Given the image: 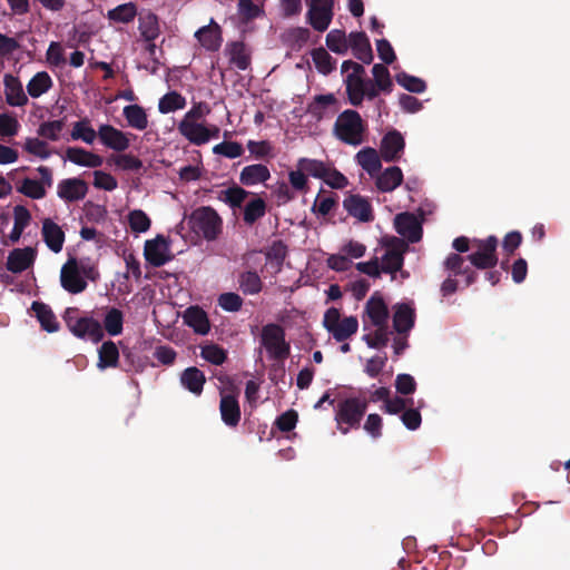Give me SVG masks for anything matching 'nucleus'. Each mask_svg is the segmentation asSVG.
<instances>
[{
    "mask_svg": "<svg viewBox=\"0 0 570 570\" xmlns=\"http://www.w3.org/2000/svg\"><path fill=\"white\" fill-rule=\"evenodd\" d=\"M366 129L361 115L356 110L346 109L337 116L333 132L342 142L356 147L364 142Z\"/></svg>",
    "mask_w": 570,
    "mask_h": 570,
    "instance_id": "f257e3e1",
    "label": "nucleus"
},
{
    "mask_svg": "<svg viewBox=\"0 0 570 570\" xmlns=\"http://www.w3.org/2000/svg\"><path fill=\"white\" fill-rule=\"evenodd\" d=\"M190 229L207 242L216 240L223 232V219L210 206H200L188 217Z\"/></svg>",
    "mask_w": 570,
    "mask_h": 570,
    "instance_id": "f03ea898",
    "label": "nucleus"
},
{
    "mask_svg": "<svg viewBox=\"0 0 570 570\" xmlns=\"http://www.w3.org/2000/svg\"><path fill=\"white\" fill-rule=\"evenodd\" d=\"M67 328L78 338L99 343L104 336L102 325L92 316H80L79 309L68 307L63 314Z\"/></svg>",
    "mask_w": 570,
    "mask_h": 570,
    "instance_id": "7ed1b4c3",
    "label": "nucleus"
},
{
    "mask_svg": "<svg viewBox=\"0 0 570 570\" xmlns=\"http://www.w3.org/2000/svg\"><path fill=\"white\" fill-rule=\"evenodd\" d=\"M367 410V401L360 397H347L337 404L335 421L342 434H347L350 429L360 428L361 420Z\"/></svg>",
    "mask_w": 570,
    "mask_h": 570,
    "instance_id": "20e7f679",
    "label": "nucleus"
},
{
    "mask_svg": "<svg viewBox=\"0 0 570 570\" xmlns=\"http://www.w3.org/2000/svg\"><path fill=\"white\" fill-rule=\"evenodd\" d=\"M342 73H345L344 85L348 101L351 105L358 107L364 100L365 79L364 67L353 60H345L341 66Z\"/></svg>",
    "mask_w": 570,
    "mask_h": 570,
    "instance_id": "39448f33",
    "label": "nucleus"
},
{
    "mask_svg": "<svg viewBox=\"0 0 570 570\" xmlns=\"http://www.w3.org/2000/svg\"><path fill=\"white\" fill-rule=\"evenodd\" d=\"M261 343L273 361H285L291 354V345L285 340L284 328L275 323L263 326Z\"/></svg>",
    "mask_w": 570,
    "mask_h": 570,
    "instance_id": "423d86ee",
    "label": "nucleus"
},
{
    "mask_svg": "<svg viewBox=\"0 0 570 570\" xmlns=\"http://www.w3.org/2000/svg\"><path fill=\"white\" fill-rule=\"evenodd\" d=\"M499 239L494 235H490L484 239H472V248L474 250L468 255V259L476 269H492L498 263L497 248Z\"/></svg>",
    "mask_w": 570,
    "mask_h": 570,
    "instance_id": "0eeeda50",
    "label": "nucleus"
},
{
    "mask_svg": "<svg viewBox=\"0 0 570 570\" xmlns=\"http://www.w3.org/2000/svg\"><path fill=\"white\" fill-rule=\"evenodd\" d=\"M383 245L385 253L382 257V272L395 274L403 267L409 244L403 238L391 236L384 240Z\"/></svg>",
    "mask_w": 570,
    "mask_h": 570,
    "instance_id": "6e6552de",
    "label": "nucleus"
},
{
    "mask_svg": "<svg viewBox=\"0 0 570 570\" xmlns=\"http://www.w3.org/2000/svg\"><path fill=\"white\" fill-rule=\"evenodd\" d=\"M306 22L316 31L328 29L334 17V0H306Z\"/></svg>",
    "mask_w": 570,
    "mask_h": 570,
    "instance_id": "1a4fd4ad",
    "label": "nucleus"
},
{
    "mask_svg": "<svg viewBox=\"0 0 570 570\" xmlns=\"http://www.w3.org/2000/svg\"><path fill=\"white\" fill-rule=\"evenodd\" d=\"M60 283L63 289L71 294H79L87 288L86 279L79 273L78 261L68 258L60 271Z\"/></svg>",
    "mask_w": 570,
    "mask_h": 570,
    "instance_id": "9d476101",
    "label": "nucleus"
},
{
    "mask_svg": "<svg viewBox=\"0 0 570 570\" xmlns=\"http://www.w3.org/2000/svg\"><path fill=\"white\" fill-rule=\"evenodd\" d=\"M168 252V244L163 235H157L156 238L145 243V259L154 267H160L170 261L171 256Z\"/></svg>",
    "mask_w": 570,
    "mask_h": 570,
    "instance_id": "9b49d317",
    "label": "nucleus"
},
{
    "mask_svg": "<svg viewBox=\"0 0 570 570\" xmlns=\"http://www.w3.org/2000/svg\"><path fill=\"white\" fill-rule=\"evenodd\" d=\"M343 207L348 213V215L362 223H370L374 220L371 203L367 198L358 194H350L346 196L343 200Z\"/></svg>",
    "mask_w": 570,
    "mask_h": 570,
    "instance_id": "f8f14e48",
    "label": "nucleus"
},
{
    "mask_svg": "<svg viewBox=\"0 0 570 570\" xmlns=\"http://www.w3.org/2000/svg\"><path fill=\"white\" fill-rule=\"evenodd\" d=\"M405 147V141L400 131L393 129L386 132L380 146V154L384 161H396L401 158Z\"/></svg>",
    "mask_w": 570,
    "mask_h": 570,
    "instance_id": "ddd939ff",
    "label": "nucleus"
},
{
    "mask_svg": "<svg viewBox=\"0 0 570 570\" xmlns=\"http://www.w3.org/2000/svg\"><path fill=\"white\" fill-rule=\"evenodd\" d=\"M396 232L410 243H416L422 237V226L411 213L397 214L394 219Z\"/></svg>",
    "mask_w": 570,
    "mask_h": 570,
    "instance_id": "4468645a",
    "label": "nucleus"
},
{
    "mask_svg": "<svg viewBox=\"0 0 570 570\" xmlns=\"http://www.w3.org/2000/svg\"><path fill=\"white\" fill-rule=\"evenodd\" d=\"M88 193V185L81 178H66L59 181L58 196L67 203L81 200Z\"/></svg>",
    "mask_w": 570,
    "mask_h": 570,
    "instance_id": "2eb2a0df",
    "label": "nucleus"
},
{
    "mask_svg": "<svg viewBox=\"0 0 570 570\" xmlns=\"http://www.w3.org/2000/svg\"><path fill=\"white\" fill-rule=\"evenodd\" d=\"M98 136L106 147L116 151H124L130 146L127 134L111 125H101L98 129Z\"/></svg>",
    "mask_w": 570,
    "mask_h": 570,
    "instance_id": "dca6fc26",
    "label": "nucleus"
},
{
    "mask_svg": "<svg viewBox=\"0 0 570 570\" xmlns=\"http://www.w3.org/2000/svg\"><path fill=\"white\" fill-rule=\"evenodd\" d=\"M138 30L146 42L155 41L160 35L158 16L151 10H141L138 13Z\"/></svg>",
    "mask_w": 570,
    "mask_h": 570,
    "instance_id": "f3484780",
    "label": "nucleus"
},
{
    "mask_svg": "<svg viewBox=\"0 0 570 570\" xmlns=\"http://www.w3.org/2000/svg\"><path fill=\"white\" fill-rule=\"evenodd\" d=\"M4 95L8 105L13 107H22L28 104V97L23 91V87L18 77L6 73L3 77Z\"/></svg>",
    "mask_w": 570,
    "mask_h": 570,
    "instance_id": "a211bd4d",
    "label": "nucleus"
},
{
    "mask_svg": "<svg viewBox=\"0 0 570 570\" xmlns=\"http://www.w3.org/2000/svg\"><path fill=\"white\" fill-rule=\"evenodd\" d=\"M195 37L199 43L208 51H217L223 42L222 29L214 19L210 20L208 26L198 29Z\"/></svg>",
    "mask_w": 570,
    "mask_h": 570,
    "instance_id": "6ab92c4d",
    "label": "nucleus"
},
{
    "mask_svg": "<svg viewBox=\"0 0 570 570\" xmlns=\"http://www.w3.org/2000/svg\"><path fill=\"white\" fill-rule=\"evenodd\" d=\"M178 131L189 142L196 146H202L209 141V131L207 130V127L197 121H187V119H181L178 124Z\"/></svg>",
    "mask_w": 570,
    "mask_h": 570,
    "instance_id": "aec40b11",
    "label": "nucleus"
},
{
    "mask_svg": "<svg viewBox=\"0 0 570 570\" xmlns=\"http://www.w3.org/2000/svg\"><path fill=\"white\" fill-rule=\"evenodd\" d=\"M42 239L50 250L53 253L61 252L65 243V232L61 227L50 218L42 220L41 228Z\"/></svg>",
    "mask_w": 570,
    "mask_h": 570,
    "instance_id": "412c9836",
    "label": "nucleus"
},
{
    "mask_svg": "<svg viewBox=\"0 0 570 570\" xmlns=\"http://www.w3.org/2000/svg\"><path fill=\"white\" fill-rule=\"evenodd\" d=\"M348 48L352 49L354 57L363 63L368 65L373 61V50L365 32H351Z\"/></svg>",
    "mask_w": 570,
    "mask_h": 570,
    "instance_id": "4be33fe9",
    "label": "nucleus"
},
{
    "mask_svg": "<svg viewBox=\"0 0 570 570\" xmlns=\"http://www.w3.org/2000/svg\"><path fill=\"white\" fill-rule=\"evenodd\" d=\"M219 411L223 422L229 428H236L240 421V407L237 396L234 394H222Z\"/></svg>",
    "mask_w": 570,
    "mask_h": 570,
    "instance_id": "5701e85b",
    "label": "nucleus"
},
{
    "mask_svg": "<svg viewBox=\"0 0 570 570\" xmlns=\"http://www.w3.org/2000/svg\"><path fill=\"white\" fill-rule=\"evenodd\" d=\"M184 323L191 327L196 334L206 335L210 331L207 313L199 306H189L184 313Z\"/></svg>",
    "mask_w": 570,
    "mask_h": 570,
    "instance_id": "b1692460",
    "label": "nucleus"
},
{
    "mask_svg": "<svg viewBox=\"0 0 570 570\" xmlns=\"http://www.w3.org/2000/svg\"><path fill=\"white\" fill-rule=\"evenodd\" d=\"M35 258L36 253L31 247L14 248L9 253L7 269L12 273H21L33 264Z\"/></svg>",
    "mask_w": 570,
    "mask_h": 570,
    "instance_id": "393cba45",
    "label": "nucleus"
},
{
    "mask_svg": "<svg viewBox=\"0 0 570 570\" xmlns=\"http://www.w3.org/2000/svg\"><path fill=\"white\" fill-rule=\"evenodd\" d=\"M365 312L374 326H382L387 324V305L379 293H374L368 298L365 305Z\"/></svg>",
    "mask_w": 570,
    "mask_h": 570,
    "instance_id": "a878e982",
    "label": "nucleus"
},
{
    "mask_svg": "<svg viewBox=\"0 0 570 570\" xmlns=\"http://www.w3.org/2000/svg\"><path fill=\"white\" fill-rule=\"evenodd\" d=\"M381 154L372 147L361 149L356 155V163L371 176H376L382 168Z\"/></svg>",
    "mask_w": 570,
    "mask_h": 570,
    "instance_id": "bb28decb",
    "label": "nucleus"
},
{
    "mask_svg": "<svg viewBox=\"0 0 570 570\" xmlns=\"http://www.w3.org/2000/svg\"><path fill=\"white\" fill-rule=\"evenodd\" d=\"M180 384L190 393L200 395L206 383V376L203 371L196 366L185 368L180 374Z\"/></svg>",
    "mask_w": 570,
    "mask_h": 570,
    "instance_id": "cd10ccee",
    "label": "nucleus"
},
{
    "mask_svg": "<svg viewBox=\"0 0 570 570\" xmlns=\"http://www.w3.org/2000/svg\"><path fill=\"white\" fill-rule=\"evenodd\" d=\"M375 185L382 193H390L397 188L403 181V173L400 167L392 166L376 176Z\"/></svg>",
    "mask_w": 570,
    "mask_h": 570,
    "instance_id": "c85d7f7f",
    "label": "nucleus"
},
{
    "mask_svg": "<svg viewBox=\"0 0 570 570\" xmlns=\"http://www.w3.org/2000/svg\"><path fill=\"white\" fill-rule=\"evenodd\" d=\"M66 158L79 166L97 168L102 165V157L80 147H68Z\"/></svg>",
    "mask_w": 570,
    "mask_h": 570,
    "instance_id": "c756f323",
    "label": "nucleus"
},
{
    "mask_svg": "<svg viewBox=\"0 0 570 570\" xmlns=\"http://www.w3.org/2000/svg\"><path fill=\"white\" fill-rule=\"evenodd\" d=\"M226 53L229 57L230 65L239 70H246L250 66V53L243 41H233L227 43Z\"/></svg>",
    "mask_w": 570,
    "mask_h": 570,
    "instance_id": "7c9ffc66",
    "label": "nucleus"
},
{
    "mask_svg": "<svg viewBox=\"0 0 570 570\" xmlns=\"http://www.w3.org/2000/svg\"><path fill=\"white\" fill-rule=\"evenodd\" d=\"M271 178V171L266 165L254 164L245 166L239 174V181L244 186H254L265 183Z\"/></svg>",
    "mask_w": 570,
    "mask_h": 570,
    "instance_id": "2f4dec72",
    "label": "nucleus"
},
{
    "mask_svg": "<svg viewBox=\"0 0 570 570\" xmlns=\"http://www.w3.org/2000/svg\"><path fill=\"white\" fill-rule=\"evenodd\" d=\"M282 42L292 50H301L309 40L311 31L305 27H292L285 30L282 36Z\"/></svg>",
    "mask_w": 570,
    "mask_h": 570,
    "instance_id": "473e14b6",
    "label": "nucleus"
},
{
    "mask_svg": "<svg viewBox=\"0 0 570 570\" xmlns=\"http://www.w3.org/2000/svg\"><path fill=\"white\" fill-rule=\"evenodd\" d=\"M119 363V350L115 342L106 341L98 348V363L99 370H106L109 367H117Z\"/></svg>",
    "mask_w": 570,
    "mask_h": 570,
    "instance_id": "72a5a7b5",
    "label": "nucleus"
},
{
    "mask_svg": "<svg viewBox=\"0 0 570 570\" xmlns=\"http://www.w3.org/2000/svg\"><path fill=\"white\" fill-rule=\"evenodd\" d=\"M414 326V312L407 304L395 306L393 327L399 333H406Z\"/></svg>",
    "mask_w": 570,
    "mask_h": 570,
    "instance_id": "f704fd0d",
    "label": "nucleus"
},
{
    "mask_svg": "<svg viewBox=\"0 0 570 570\" xmlns=\"http://www.w3.org/2000/svg\"><path fill=\"white\" fill-rule=\"evenodd\" d=\"M31 309L35 312L37 320L40 322L41 327L49 332H57L59 328V323L51 311V308L42 303V302H33L31 305Z\"/></svg>",
    "mask_w": 570,
    "mask_h": 570,
    "instance_id": "c9c22d12",
    "label": "nucleus"
},
{
    "mask_svg": "<svg viewBox=\"0 0 570 570\" xmlns=\"http://www.w3.org/2000/svg\"><path fill=\"white\" fill-rule=\"evenodd\" d=\"M138 14L137 6L134 2H127L108 10L107 18L116 23H130Z\"/></svg>",
    "mask_w": 570,
    "mask_h": 570,
    "instance_id": "e433bc0d",
    "label": "nucleus"
},
{
    "mask_svg": "<svg viewBox=\"0 0 570 570\" xmlns=\"http://www.w3.org/2000/svg\"><path fill=\"white\" fill-rule=\"evenodd\" d=\"M13 218H14V224H13V228L9 235V239L11 243H17L24 228L29 225L30 220H31V215H30V212L22 205H17L14 208H13Z\"/></svg>",
    "mask_w": 570,
    "mask_h": 570,
    "instance_id": "4c0bfd02",
    "label": "nucleus"
},
{
    "mask_svg": "<svg viewBox=\"0 0 570 570\" xmlns=\"http://www.w3.org/2000/svg\"><path fill=\"white\" fill-rule=\"evenodd\" d=\"M53 82L47 71L37 72L28 82L27 91L32 98H39L52 87Z\"/></svg>",
    "mask_w": 570,
    "mask_h": 570,
    "instance_id": "58836bf2",
    "label": "nucleus"
},
{
    "mask_svg": "<svg viewBox=\"0 0 570 570\" xmlns=\"http://www.w3.org/2000/svg\"><path fill=\"white\" fill-rule=\"evenodd\" d=\"M102 330L111 336H117L122 333L124 330V313L116 307H107L106 315L104 317Z\"/></svg>",
    "mask_w": 570,
    "mask_h": 570,
    "instance_id": "ea45409f",
    "label": "nucleus"
},
{
    "mask_svg": "<svg viewBox=\"0 0 570 570\" xmlns=\"http://www.w3.org/2000/svg\"><path fill=\"white\" fill-rule=\"evenodd\" d=\"M358 330V321L355 316L344 317L331 328V334L336 342H344L354 335Z\"/></svg>",
    "mask_w": 570,
    "mask_h": 570,
    "instance_id": "a19ab883",
    "label": "nucleus"
},
{
    "mask_svg": "<svg viewBox=\"0 0 570 570\" xmlns=\"http://www.w3.org/2000/svg\"><path fill=\"white\" fill-rule=\"evenodd\" d=\"M266 214V203L261 197L250 199L244 207L243 220L247 226H253Z\"/></svg>",
    "mask_w": 570,
    "mask_h": 570,
    "instance_id": "79ce46f5",
    "label": "nucleus"
},
{
    "mask_svg": "<svg viewBox=\"0 0 570 570\" xmlns=\"http://www.w3.org/2000/svg\"><path fill=\"white\" fill-rule=\"evenodd\" d=\"M124 116L131 128L145 130L148 127V118L145 109L139 105H129L124 108Z\"/></svg>",
    "mask_w": 570,
    "mask_h": 570,
    "instance_id": "37998d69",
    "label": "nucleus"
},
{
    "mask_svg": "<svg viewBox=\"0 0 570 570\" xmlns=\"http://www.w3.org/2000/svg\"><path fill=\"white\" fill-rule=\"evenodd\" d=\"M239 289L245 295L258 294L263 288V282L255 271H246L238 276Z\"/></svg>",
    "mask_w": 570,
    "mask_h": 570,
    "instance_id": "c03bdc74",
    "label": "nucleus"
},
{
    "mask_svg": "<svg viewBox=\"0 0 570 570\" xmlns=\"http://www.w3.org/2000/svg\"><path fill=\"white\" fill-rule=\"evenodd\" d=\"M249 193L239 186H233L219 193L218 199L227 204L232 209L240 208Z\"/></svg>",
    "mask_w": 570,
    "mask_h": 570,
    "instance_id": "a18cd8bd",
    "label": "nucleus"
},
{
    "mask_svg": "<svg viewBox=\"0 0 570 570\" xmlns=\"http://www.w3.org/2000/svg\"><path fill=\"white\" fill-rule=\"evenodd\" d=\"M186 99L177 91H169L164 95L158 102V110L160 114H169L179 109H184Z\"/></svg>",
    "mask_w": 570,
    "mask_h": 570,
    "instance_id": "49530a36",
    "label": "nucleus"
},
{
    "mask_svg": "<svg viewBox=\"0 0 570 570\" xmlns=\"http://www.w3.org/2000/svg\"><path fill=\"white\" fill-rule=\"evenodd\" d=\"M311 56L318 72L326 76L335 69L336 61L323 47L313 49Z\"/></svg>",
    "mask_w": 570,
    "mask_h": 570,
    "instance_id": "de8ad7c7",
    "label": "nucleus"
},
{
    "mask_svg": "<svg viewBox=\"0 0 570 570\" xmlns=\"http://www.w3.org/2000/svg\"><path fill=\"white\" fill-rule=\"evenodd\" d=\"M335 102L336 98L333 94L317 95L313 98V101L308 104L307 112L317 120H321L325 115L326 108Z\"/></svg>",
    "mask_w": 570,
    "mask_h": 570,
    "instance_id": "09e8293b",
    "label": "nucleus"
},
{
    "mask_svg": "<svg viewBox=\"0 0 570 570\" xmlns=\"http://www.w3.org/2000/svg\"><path fill=\"white\" fill-rule=\"evenodd\" d=\"M296 167L303 169L306 176L309 175L314 178L323 179L327 174L326 168L328 165L318 159L303 157L297 160Z\"/></svg>",
    "mask_w": 570,
    "mask_h": 570,
    "instance_id": "8fccbe9b",
    "label": "nucleus"
},
{
    "mask_svg": "<svg viewBox=\"0 0 570 570\" xmlns=\"http://www.w3.org/2000/svg\"><path fill=\"white\" fill-rule=\"evenodd\" d=\"M98 132L90 126L88 118H83L73 124L71 138L73 140H82L86 144H92Z\"/></svg>",
    "mask_w": 570,
    "mask_h": 570,
    "instance_id": "3c124183",
    "label": "nucleus"
},
{
    "mask_svg": "<svg viewBox=\"0 0 570 570\" xmlns=\"http://www.w3.org/2000/svg\"><path fill=\"white\" fill-rule=\"evenodd\" d=\"M326 46L331 51L344 55L348 50V38L343 30L333 29L326 35Z\"/></svg>",
    "mask_w": 570,
    "mask_h": 570,
    "instance_id": "603ef678",
    "label": "nucleus"
},
{
    "mask_svg": "<svg viewBox=\"0 0 570 570\" xmlns=\"http://www.w3.org/2000/svg\"><path fill=\"white\" fill-rule=\"evenodd\" d=\"M372 81L377 86V88L383 92L390 94L393 88V82L387 67L383 63H375L372 68Z\"/></svg>",
    "mask_w": 570,
    "mask_h": 570,
    "instance_id": "864d4df0",
    "label": "nucleus"
},
{
    "mask_svg": "<svg viewBox=\"0 0 570 570\" xmlns=\"http://www.w3.org/2000/svg\"><path fill=\"white\" fill-rule=\"evenodd\" d=\"M200 356L214 365H222L227 360V352L218 344L209 343L200 346Z\"/></svg>",
    "mask_w": 570,
    "mask_h": 570,
    "instance_id": "5fc2aeb1",
    "label": "nucleus"
},
{
    "mask_svg": "<svg viewBox=\"0 0 570 570\" xmlns=\"http://www.w3.org/2000/svg\"><path fill=\"white\" fill-rule=\"evenodd\" d=\"M396 82L410 92L421 94L426 89V83L423 79L409 75L404 71L395 76Z\"/></svg>",
    "mask_w": 570,
    "mask_h": 570,
    "instance_id": "6e6d98bb",
    "label": "nucleus"
},
{
    "mask_svg": "<svg viewBox=\"0 0 570 570\" xmlns=\"http://www.w3.org/2000/svg\"><path fill=\"white\" fill-rule=\"evenodd\" d=\"M65 128V120H52L41 122L38 127V135L45 139L57 141L60 138V134Z\"/></svg>",
    "mask_w": 570,
    "mask_h": 570,
    "instance_id": "4d7b16f0",
    "label": "nucleus"
},
{
    "mask_svg": "<svg viewBox=\"0 0 570 570\" xmlns=\"http://www.w3.org/2000/svg\"><path fill=\"white\" fill-rule=\"evenodd\" d=\"M128 224L132 233H145L150 228L151 220L141 209H134L128 214Z\"/></svg>",
    "mask_w": 570,
    "mask_h": 570,
    "instance_id": "13d9d810",
    "label": "nucleus"
},
{
    "mask_svg": "<svg viewBox=\"0 0 570 570\" xmlns=\"http://www.w3.org/2000/svg\"><path fill=\"white\" fill-rule=\"evenodd\" d=\"M18 191L32 199H41L46 196L43 184L31 178H24L18 187Z\"/></svg>",
    "mask_w": 570,
    "mask_h": 570,
    "instance_id": "bf43d9fd",
    "label": "nucleus"
},
{
    "mask_svg": "<svg viewBox=\"0 0 570 570\" xmlns=\"http://www.w3.org/2000/svg\"><path fill=\"white\" fill-rule=\"evenodd\" d=\"M23 149L28 154H31L41 159H47L51 155L48 144L39 138H27L23 145Z\"/></svg>",
    "mask_w": 570,
    "mask_h": 570,
    "instance_id": "052dcab7",
    "label": "nucleus"
},
{
    "mask_svg": "<svg viewBox=\"0 0 570 570\" xmlns=\"http://www.w3.org/2000/svg\"><path fill=\"white\" fill-rule=\"evenodd\" d=\"M213 153L229 159H234L240 157L244 153V149L243 146L237 141H223L214 146Z\"/></svg>",
    "mask_w": 570,
    "mask_h": 570,
    "instance_id": "680f3d73",
    "label": "nucleus"
},
{
    "mask_svg": "<svg viewBox=\"0 0 570 570\" xmlns=\"http://www.w3.org/2000/svg\"><path fill=\"white\" fill-rule=\"evenodd\" d=\"M337 203L338 196L336 194H332L331 196L327 197L317 196L312 207V210L318 214L320 216L324 217L328 215L337 206Z\"/></svg>",
    "mask_w": 570,
    "mask_h": 570,
    "instance_id": "e2e57ef3",
    "label": "nucleus"
},
{
    "mask_svg": "<svg viewBox=\"0 0 570 570\" xmlns=\"http://www.w3.org/2000/svg\"><path fill=\"white\" fill-rule=\"evenodd\" d=\"M364 341L367 346L371 348H381L387 345L389 343V331L387 324L382 326H376V331L373 335H364Z\"/></svg>",
    "mask_w": 570,
    "mask_h": 570,
    "instance_id": "0e129e2a",
    "label": "nucleus"
},
{
    "mask_svg": "<svg viewBox=\"0 0 570 570\" xmlns=\"http://www.w3.org/2000/svg\"><path fill=\"white\" fill-rule=\"evenodd\" d=\"M218 305L226 312H238L243 306V298L233 292L218 296Z\"/></svg>",
    "mask_w": 570,
    "mask_h": 570,
    "instance_id": "69168bd1",
    "label": "nucleus"
},
{
    "mask_svg": "<svg viewBox=\"0 0 570 570\" xmlns=\"http://www.w3.org/2000/svg\"><path fill=\"white\" fill-rule=\"evenodd\" d=\"M262 12V9L252 0H238V13L243 21H252L259 17Z\"/></svg>",
    "mask_w": 570,
    "mask_h": 570,
    "instance_id": "338daca9",
    "label": "nucleus"
},
{
    "mask_svg": "<svg viewBox=\"0 0 570 570\" xmlns=\"http://www.w3.org/2000/svg\"><path fill=\"white\" fill-rule=\"evenodd\" d=\"M114 161L122 170L138 171L142 168V161L131 154H120L114 158Z\"/></svg>",
    "mask_w": 570,
    "mask_h": 570,
    "instance_id": "774afa93",
    "label": "nucleus"
}]
</instances>
